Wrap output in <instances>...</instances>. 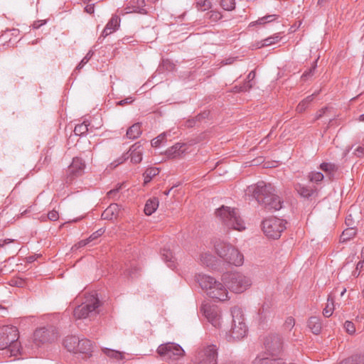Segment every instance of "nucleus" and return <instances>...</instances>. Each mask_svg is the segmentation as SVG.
Masks as SVG:
<instances>
[{
	"label": "nucleus",
	"mask_w": 364,
	"mask_h": 364,
	"mask_svg": "<svg viewBox=\"0 0 364 364\" xmlns=\"http://www.w3.org/2000/svg\"><path fill=\"white\" fill-rule=\"evenodd\" d=\"M258 203L267 210H278L282 208V202L275 193V188L271 183L259 181L247 188Z\"/></svg>",
	"instance_id": "f257e3e1"
},
{
	"label": "nucleus",
	"mask_w": 364,
	"mask_h": 364,
	"mask_svg": "<svg viewBox=\"0 0 364 364\" xmlns=\"http://www.w3.org/2000/svg\"><path fill=\"white\" fill-rule=\"evenodd\" d=\"M197 281L200 287L213 299L225 301L228 299V291L225 287L213 277L206 274H198Z\"/></svg>",
	"instance_id": "f03ea898"
},
{
	"label": "nucleus",
	"mask_w": 364,
	"mask_h": 364,
	"mask_svg": "<svg viewBox=\"0 0 364 364\" xmlns=\"http://www.w3.org/2000/svg\"><path fill=\"white\" fill-rule=\"evenodd\" d=\"M232 321L230 329L225 333V339L228 342L240 341L247 334V327L245 322L242 311L235 306L231 309Z\"/></svg>",
	"instance_id": "7ed1b4c3"
},
{
	"label": "nucleus",
	"mask_w": 364,
	"mask_h": 364,
	"mask_svg": "<svg viewBox=\"0 0 364 364\" xmlns=\"http://www.w3.org/2000/svg\"><path fill=\"white\" fill-rule=\"evenodd\" d=\"M216 218L228 228L242 231L245 229L243 220L234 208L222 205L215 210Z\"/></svg>",
	"instance_id": "20e7f679"
},
{
	"label": "nucleus",
	"mask_w": 364,
	"mask_h": 364,
	"mask_svg": "<svg viewBox=\"0 0 364 364\" xmlns=\"http://www.w3.org/2000/svg\"><path fill=\"white\" fill-rule=\"evenodd\" d=\"M216 254L225 262L235 266H240L243 263V255L239 250L226 242L217 240L214 242Z\"/></svg>",
	"instance_id": "39448f33"
},
{
	"label": "nucleus",
	"mask_w": 364,
	"mask_h": 364,
	"mask_svg": "<svg viewBox=\"0 0 364 364\" xmlns=\"http://www.w3.org/2000/svg\"><path fill=\"white\" fill-rule=\"evenodd\" d=\"M18 331L16 327L5 326L0 328V350L9 348L11 355H16L18 350Z\"/></svg>",
	"instance_id": "423d86ee"
},
{
	"label": "nucleus",
	"mask_w": 364,
	"mask_h": 364,
	"mask_svg": "<svg viewBox=\"0 0 364 364\" xmlns=\"http://www.w3.org/2000/svg\"><path fill=\"white\" fill-rule=\"evenodd\" d=\"M228 284V288L233 292L242 293L252 284L251 279L239 272L231 273L223 279Z\"/></svg>",
	"instance_id": "0eeeda50"
},
{
	"label": "nucleus",
	"mask_w": 364,
	"mask_h": 364,
	"mask_svg": "<svg viewBox=\"0 0 364 364\" xmlns=\"http://www.w3.org/2000/svg\"><path fill=\"white\" fill-rule=\"evenodd\" d=\"M100 306L99 299L92 296L90 299L77 306L73 311V316L76 319L92 317L98 314L97 308Z\"/></svg>",
	"instance_id": "6e6552de"
},
{
	"label": "nucleus",
	"mask_w": 364,
	"mask_h": 364,
	"mask_svg": "<svg viewBox=\"0 0 364 364\" xmlns=\"http://www.w3.org/2000/svg\"><path fill=\"white\" fill-rule=\"evenodd\" d=\"M285 228V222L277 218H269L262 222L264 233L273 239L279 238Z\"/></svg>",
	"instance_id": "1a4fd4ad"
},
{
	"label": "nucleus",
	"mask_w": 364,
	"mask_h": 364,
	"mask_svg": "<svg viewBox=\"0 0 364 364\" xmlns=\"http://www.w3.org/2000/svg\"><path fill=\"white\" fill-rule=\"evenodd\" d=\"M218 348L208 345L200 349L196 356L195 364H217Z\"/></svg>",
	"instance_id": "9d476101"
},
{
	"label": "nucleus",
	"mask_w": 364,
	"mask_h": 364,
	"mask_svg": "<svg viewBox=\"0 0 364 364\" xmlns=\"http://www.w3.org/2000/svg\"><path fill=\"white\" fill-rule=\"evenodd\" d=\"M158 353L166 358L176 359L183 355V349L178 344L167 343L159 346Z\"/></svg>",
	"instance_id": "9b49d317"
},
{
	"label": "nucleus",
	"mask_w": 364,
	"mask_h": 364,
	"mask_svg": "<svg viewBox=\"0 0 364 364\" xmlns=\"http://www.w3.org/2000/svg\"><path fill=\"white\" fill-rule=\"evenodd\" d=\"M264 346L267 352L272 355H277L282 350L283 342L277 334H271L265 337Z\"/></svg>",
	"instance_id": "f8f14e48"
},
{
	"label": "nucleus",
	"mask_w": 364,
	"mask_h": 364,
	"mask_svg": "<svg viewBox=\"0 0 364 364\" xmlns=\"http://www.w3.org/2000/svg\"><path fill=\"white\" fill-rule=\"evenodd\" d=\"M85 161L79 157H75L71 164L68 166L67 171V178L70 181L75 178L82 176L85 168Z\"/></svg>",
	"instance_id": "ddd939ff"
},
{
	"label": "nucleus",
	"mask_w": 364,
	"mask_h": 364,
	"mask_svg": "<svg viewBox=\"0 0 364 364\" xmlns=\"http://www.w3.org/2000/svg\"><path fill=\"white\" fill-rule=\"evenodd\" d=\"M201 310L208 321L215 328L220 326L221 314L218 307L215 306L204 305Z\"/></svg>",
	"instance_id": "4468645a"
},
{
	"label": "nucleus",
	"mask_w": 364,
	"mask_h": 364,
	"mask_svg": "<svg viewBox=\"0 0 364 364\" xmlns=\"http://www.w3.org/2000/svg\"><path fill=\"white\" fill-rule=\"evenodd\" d=\"M144 0H130L124 9V11H121L119 14L139 13L141 14H146Z\"/></svg>",
	"instance_id": "2eb2a0df"
},
{
	"label": "nucleus",
	"mask_w": 364,
	"mask_h": 364,
	"mask_svg": "<svg viewBox=\"0 0 364 364\" xmlns=\"http://www.w3.org/2000/svg\"><path fill=\"white\" fill-rule=\"evenodd\" d=\"M294 188L300 196L306 199L311 197L315 198L318 196V189L316 187H309L304 184L296 183Z\"/></svg>",
	"instance_id": "dca6fc26"
},
{
	"label": "nucleus",
	"mask_w": 364,
	"mask_h": 364,
	"mask_svg": "<svg viewBox=\"0 0 364 364\" xmlns=\"http://www.w3.org/2000/svg\"><path fill=\"white\" fill-rule=\"evenodd\" d=\"M129 152V156L131 158V161L134 164H139L142 160L143 155V149L139 142L135 143L133 144L130 149Z\"/></svg>",
	"instance_id": "f3484780"
},
{
	"label": "nucleus",
	"mask_w": 364,
	"mask_h": 364,
	"mask_svg": "<svg viewBox=\"0 0 364 364\" xmlns=\"http://www.w3.org/2000/svg\"><path fill=\"white\" fill-rule=\"evenodd\" d=\"M120 18L117 15H113L104 28L102 36L106 37L115 31L119 26Z\"/></svg>",
	"instance_id": "a211bd4d"
},
{
	"label": "nucleus",
	"mask_w": 364,
	"mask_h": 364,
	"mask_svg": "<svg viewBox=\"0 0 364 364\" xmlns=\"http://www.w3.org/2000/svg\"><path fill=\"white\" fill-rule=\"evenodd\" d=\"M119 213V207L117 203H112L102 213V219L112 220L116 219Z\"/></svg>",
	"instance_id": "6ab92c4d"
},
{
	"label": "nucleus",
	"mask_w": 364,
	"mask_h": 364,
	"mask_svg": "<svg viewBox=\"0 0 364 364\" xmlns=\"http://www.w3.org/2000/svg\"><path fill=\"white\" fill-rule=\"evenodd\" d=\"M186 146L183 143H176L166 151V154L169 157H178L185 152Z\"/></svg>",
	"instance_id": "aec40b11"
},
{
	"label": "nucleus",
	"mask_w": 364,
	"mask_h": 364,
	"mask_svg": "<svg viewBox=\"0 0 364 364\" xmlns=\"http://www.w3.org/2000/svg\"><path fill=\"white\" fill-rule=\"evenodd\" d=\"M79 338L75 336H67L64 341V346L70 352L77 353Z\"/></svg>",
	"instance_id": "412c9836"
},
{
	"label": "nucleus",
	"mask_w": 364,
	"mask_h": 364,
	"mask_svg": "<svg viewBox=\"0 0 364 364\" xmlns=\"http://www.w3.org/2000/svg\"><path fill=\"white\" fill-rule=\"evenodd\" d=\"M142 133L141 123L137 122L131 126L127 131L126 136L130 139H135Z\"/></svg>",
	"instance_id": "4be33fe9"
},
{
	"label": "nucleus",
	"mask_w": 364,
	"mask_h": 364,
	"mask_svg": "<svg viewBox=\"0 0 364 364\" xmlns=\"http://www.w3.org/2000/svg\"><path fill=\"white\" fill-rule=\"evenodd\" d=\"M93 125L88 121H84L82 123L75 126L74 132L76 135L81 136L85 134L89 131H92Z\"/></svg>",
	"instance_id": "5701e85b"
},
{
	"label": "nucleus",
	"mask_w": 364,
	"mask_h": 364,
	"mask_svg": "<svg viewBox=\"0 0 364 364\" xmlns=\"http://www.w3.org/2000/svg\"><path fill=\"white\" fill-rule=\"evenodd\" d=\"M159 206V200L157 198L149 199L144 206V213L151 215L154 213Z\"/></svg>",
	"instance_id": "b1692460"
},
{
	"label": "nucleus",
	"mask_w": 364,
	"mask_h": 364,
	"mask_svg": "<svg viewBox=\"0 0 364 364\" xmlns=\"http://www.w3.org/2000/svg\"><path fill=\"white\" fill-rule=\"evenodd\" d=\"M308 326L314 334L318 335L321 331V323L318 317L312 316L309 319Z\"/></svg>",
	"instance_id": "393cba45"
},
{
	"label": "nucleus",
	"mask_w": 364,
	"mask_h": 364,
	"mask_svg": "<svg viewBox=\"0 0 364 364\" xmlns=\"http://www.w3.org/2000/svg\"><path fill=\"white\" fill-rule=\"evenodd\" d=\"M318 94V92H315L311 95H309L305 99H304L301 102L299 103L296 108V111L299 113L304 112L306 108L309 107L310 103L314 100V97Z\"/></svg>",
	"instance_id": "a878e982"
},
{
	"label": "nucleus",
	"mask_w": 364,
	"mask_h": 364,
	"mask_svg": "<svg viewBox=\"0 0 364 364\" xmlns=\"http://www.w3.org/2000/svg\"><path fill=\"white\" fill-rule=\"evenodd\" d=\"M92 348V342L87 339H78L77 353H87Z\"/></svg>",
	"instance_id": "bb28decb"
},
{
	"label": "nucleus",
	"mask_w": 364,
	"mask_h": 364,
	"mask_svg": "<svg viewBox=\"0 0 364 364\" xmlns=\"http://www.w3.org/2000/svg\"><path fill=\"white\" fill-rule=\"evenodd\" d=\"M159 173V169L156 167L148 168L144 173V183L147 184L151 179Z\"/></svg>",
	"instance_id": "cd10ccee"
},
{
	"label": "nucleus",
	"mask_w": 364,
	"mask_h": 364,
	"mask_svg": "<svg viewBox=\"0 0 364 364\" xmlns=\"http://www.w3.org/2000/svg\"><path fill=\"white\" fill-rule=\"evenodd\" d=\"M255 77V72L254 70H252L247 75V79L248 80L247 82H245L242 86H241L240 88H237V87H235V90L236 92H245L249 90L252 87V84L250 82L252 80H254Z\"/></svg>",
	"instance_id": "c85d7f7f"
},
{
	"label": "nucleus",
	"mask_w": 364,
	"mask_h": 364,
	"mask_svg": "<svg viewBox=\"0 0 364 364\" xmlns=\"http://www.w3.org/2000/svg\"><path fill=\"white\" fill-rule=\"evenodd\" d=\"M200 263L206 267H210L215 262V257L208 252H202L200 255Z\"/></svg>",
	"instance_id": "c756f323"
},
{
	"label": "nucleus",
	"mask_w": 364,
	"mask_h": 364,
	"mask_svg": "<svg viewBox=\"0 0 364 364\" xmlns=\"http://www.w3.org/2000/svg\"><path fill=\"white\" fill-rule=\"evenodd\" d=\"M320 168L324 171L327 176L331 178L333 176L334 173L338 170V167L336 164L331 163H322L320 165Z\"/></svg>",
	"instance_id": "7c9ffc66"
},
{
	"label": "nucleus",
	"mask_w": 364,
	"mask_h": 364,
	"mask_svg": "<svg viewBox=\"0 0 364 364\" xmlns=\"http://www.w3.org/2000/svg\"><path fill=\"white\" fill-rule=\"evenodd\" d=\"M195 6L200 11H210L213 4L210 0H195Z\"/></svg>",
	"instance_id": "2f4dec72"
},
{
	"label": "nucleus",
	"mask_w": 364,
	"mask_h": 364,
	"mask_svg": "<svg viewBox=\"0 0 364 364\" xmlns=\"http://www.w3.org/2000/svg\"><path fill=\"white\" fill-rule=\"evenodd\" d=\"M49 335V331L46 328H41L36 330L34 333V337L36 340H38L41 342H46L48 341L49 339L48 338Z\"/></svg>",
	"instance_id": "473e14b6"
},
{
	"label": "nucleus",
	"mask_w": 364,
	"mask_h": 364,
	"mask_svg": "<svg viewBox=\"0 0 364 364\" xmlns=\"http://www.w3.org/2000/svg\"><path fill=\"white\" fill-rule=\"evenodd\" d=\"M206 18L211 22H218L223 18V15L221 11L218 9H210L206 14Z\"/></svg>",
	"instance_id": "72a5a7b5"
},
{
	"label": "nucleus",
	"mask_w": 364,
	"mask_h": 364,
	"mask_svg": "<svg viewBox=\"0 0 364 364\" xmlns=\"http://www.w3.org/2000/svg\"><path fill=\"white\" fill-rule=\"evenodd\" d=\"M102 351L107 356H108L110 358H112V359H114L117 360H122L124 358V355H123L122 353H121L119 351L107 348H104L102 350Z\"/></svg>",
	"instance_id": "f704fd0d"
},
{
	"label": "nucleus",
	"mask_w": 364,
	"mask_h": 364,
	"mask_svg": "<svg viewBox=\"0 0 364 364\" xmlns=\"http://www.w3.org/2000/svg\"><path fill=\"white\" fill-rule=\"evenodd\" d=\"M162 257L171 268L175 267V262L172 252L169 250L164 249L161 253Z\"/></svg>",
	"instance_id": "c9c22d12"
},
{
	"label": "nucleus",
	"mask_w": 364,
	"mask_h": 364,
	"mask_svg": "<svg viewBox=\"0 0 364 364\" xmlns=\"http://www.w3.org/2000/svg\"><path fill=\"white\" fill-rule=\"evenodd\" d=\"M168 136H171V131L164 132L159 134L157 137L153 139L151 142V146L153 147L159 146Z\"/></svg>",
	"instance_id": "e433bc0d"
},
{
	"label": "nucleus",
	"mask_w": 364,
	"mask_h": 364,
	"mask_svg": "<svg viewBox=\"0 0 364 364\" xmlns=\"http://www.w3.org/2000/svg\"><path fill=\"white\" fill-rule=\"evenodd\" d=\"M333 309L334 301L333 299L329 296L327 300L326 306L323 311V316L327 318L330 317L333 314Z\"/></svg>",
	"instance_id": "4c0bfd02"
},
{
	"label": "nucleus",
	"mask_w": 364,
	"mask_h": 364,
	"mask_svg": "<svg viewBox=\"0 0 364 364\" xmlns=\"http://www.w3.org/2000/svg\"><path fill=\"white\" fill-rule=\"evenodd\" d=\"M220 5L221 8L228 11H232L235 9V0H220Z\"/></svg>",
	"instance_id": "58836bf2"
},
{
	"label": "nucleus",
	"mask_w": 364,
	"mask_h": 364,
	"mask_svg": "<svg viewBox=\"0 0 364 364\" xmlns=\"http://www.w3.org/2000/svg\"><path fill=\"white\" fill-rule=\"evenodd\" d=\"M323 178V174L320 171H311L308 175V179L312 183L321 182Z\"/></svg>",
	"instance_id": "ea45409f"
},
{
	"label": "nucleus",
	"mask_w": 364,
	"mask_h": 364,
	"mask_svg": "<svg viewBox=\"0 0 364 364\" xmlns=\"http://www.w3.org/2000/svg\"><path fill=\"white\" fill-rule=\"evenodd\" d=\"M275 19V15H267L264 17L259 18L257 21H253L250 23V26H255V25H263L266 23L267 22H271L273 21Z\"/></svg>",
	"instance_id": "a19ab883"
},
{
	"label": "nucleus",
	"mask_w": 364,
	"mask_h": 364,
	"mask_svg": "<svg viewBox=\"0 0 364 364\" xmlns=\"http://www.w3.org/2000/svg\"><path fill=\"white\" fill-rule=\"evenodd\" d=\"M317 60H316L314 63V65L307 71H305L301 75V79L304 81H306L314 75V71L316 70Z\"/></svg>",
	"instance_id": "79ce46f5"
},
{
	"label": "nucleus",
	"mask_w": 364,
	"mask_h": 364,
	"mask_svg": "<svg viewBox=\"0 0 364 364\" xmlns=\"http://www.w3.org/2000/svg\"><path fill=\"white\" fill-rule=\"evenodd\" d=\"M345 364H364V357L360 355H354L347 360Z\"/></svg>",
	"instance_id": "37998d69"
},
{
	"label": "nucleus",
	"mask_w": 364,
	"mask_h": 364,
	"mask_svg": "<svg viewBox=\"0 0 364 364\" xmlns=\"http://www.w3.org/2000/svg\"><path fill=\"white\" fill-rule=\"evenodd\" d=\"M344 328L346 331L350 334L353 335L355 333V327L353 322L350 321H346L344 323Z\"/></svg>",
	"instance_id": "c03bdc74"
},
{
	"label": "nucleus",
	"mask_w": 364,
	"mask_h": 364,
	"mask_svg": "<svg viewBox=\"0 0 364 364\" xmlns=\"http://www.w3.org/2000/svg\"><path fill=\"white\" fill-rule=\"evenodd\" d=\"M274 44V41H272L270 37H268L260 42L257 43L256 47L260 48L264 46H269Z\"/></svg>",
	"instance_id": "a18cd8bd"
},
{
	"label": "nucleus",
	"mask_w": 364,
	"mask_h": 364,
	"mask_svg": "<svg viewBox=\"0 0 364 364\" xmlns=\"http://www.w3.org/2000/svg\"><path fill=\"white\" fill-rule=\"evenodd\" d=\"M355 235V231L353 229L346 230L341 235V240L345 242L350 239V237Z\"/></svg>",
	"instance_id": "49530a36"
},
{
	"label": "nucleus",
	"mask_w": 364,
	"mask_h": 364,
	"mask_svg": "<svg viewBox=\"0 0 364 364\" xmlns=\"http://www.w3.org/2000/svg\"><path fill=\"white\" fill-rule=\"evenodd\" d=\"M295 325V320L293 317H288L284 324V327L287 330H291Z\"/></svg>",
	"instance_id": "de8ad7c7"
},
{
	"label": "nucleus",
	"mask_w": 364,
	"mask_h": 364,
	"mask_svg": "<svg viewBox=\"0 0 364 364\" xmlns=\"http://www.w3.org/2000/svg\"><path fill=\"white\" fill-rule=\"evenodd\" d=\"M203 114H198V116L196 117V118L192 119H188L186 122V126L187 127H193V126H195L196 122H200L201 120V119L203 118Z\"/></svg>",
	"instance_id": "09e8293b"
},
{
	"label": "nucleus",
	"mask_w": 364,
	"mask_h": 364,
	"mask_svg": "<svg viewBox=\"0 0 364 364\" xmlns=\"http://www.w3.org/2000/svg\"><path fill=\"white\" fill-rule=\"evenodd\" d=\"M105 230L104 228H100L99 230H97V231H95V232H93L89 237L88 239L90 240V242L97 239L99 237H100L104 232H105Z\"/></svg>",
	"instance_id": "8fccbe9b"
},
{
	"label": "nucleus",
	"mask_w": 364,
	"mask_h": 364,
	"mask_svg": "<svg viewBox=\"0 0 364 364\" xmlns=\"http://www.w3.org/2000/svg\"><path fill=\"white\" fill-rule=\"evenodd\" d=\"M48 218L50 220L55 221L58 219L59 215L56 210H51L48 213Z\"/></svg>",
	"instance_id": "3c124183"
},
{
	"label": "nucleus",
	"mask_w": 364,
	"mask_h": 364,
	"mask_svg": "<svg viewBox=\"0 0 364 364\" xmlns=\"http://www.w3.org/2000/svg\"><path fill=\"white\" fill-rule=\"evenodd\" d=\"M129 156H122L120 158H119L117 160L114 161L111 164V165L115 168L119 164H122Z\"/></svg>",
	"instance_id": "603ef678"
},
{
	"label": "nucleus",
	"mask_w": 364,
	"mask_h": 364,
	"mask_svg": "<svg viewBox=\"0 0 364 364\" xmlns=\"http://www.w3.org/2000/svg\"><path fill=\"white\" fill-rule=\"evenodd\" d=\"M354 154L358 157H362L364 156V147L360 146H358L355 151Z\"/></svg>",
	"instance_id": "864d4df0"
},
{
	"label": "nucleus",
	"mask_w": 364,
	"mask_h": 364,
	"mask_svg": "<svg viewBox=\"0 0 364 364\" xmlns=\"http://www.w3.org/2000/svg\"><path fill=\"white\" fill-rule=\"evenodd\" d=\"M132 102H134V99L132 97H129L124 100L119 101L117 102V105L123 106L127 104H131Z\"/></svg>",
	"instance_id": "5fc2aeb1"
},
{
	"label": "nucleus",
	"mask_w": 364,
	"mask_h": 364,
	"mask_svg": "<svg viewBox=\"0 0 364 364\" xmlns=\"http://www.w3.org/2000/svg\"><path fill=\"white\" fill-rule=\"evenodd\" d=\"M121 186H122L120 185V186H119V187H118V188H114V189H112V190L109 191L107 193V196H108L109 198H114V196L117 194V193H118V191H119V188H121Z\"/></svg>",
	"instance_id": "6e6d98bb"
},
{
	"label": "nucleus",
	"mask_w": 364,
	"mask_h": 364,
	"mask_svg": "<svg viewBox=\"0 0 364 364\" xmlns=\"http://www.w3.org/2000/svg\"><path fill=\"white\" fill-rule=\"evenodd\" d=\"M92 55H93V52L92 50H90L86 54L85 58L81 60L82 63V65H85L90 60V59L92 58Z\"/></svg>",
	"instance_id": "4d7b16f0"
},
{
	"label": "nucleus",
	"mask_w": 364,
	"mask_h": 364,
	"mask_svg": "<svg viewBox=\"0 0 364 364\" xmlns=\"http://www.w3.org/2000/svg\"><path fill=\"white\" fill-rule=\"evenodd\" d=\"M90 242V240L88 238H87L85 240H82L80 241L75 246L77 248H80V247H82L85 246L86 245L89 244Z\"/></svg>",
	"instance_id": "13d9d810"
},
{
	"label": "nucleus",
	"mask_w": 364,
	"mask_h": 364,
	"mask_svg": "<svg viewBox=\"0 0 364 364\" xmlns=\"http://www.w3.org/2000/svg\"><path fill=\"white\" fill-rule=\"evenodd\" d=\"M85 11L90 14H92L95 11V6L94 4H89L87 5L85 8Z\"/></svg>",
	"instance_id": "bf43d9fd"
},
{
	"label": "nucleus",
	"mask_w": 364,
	"mask_h": 364,
	"mask_svg": "<svg viewBox=\"0 0 364 364\" xmlns=\"http://www.w3.org/2000/svg\"><path fill=\"white\" fill-rule=\"evenodd\" d=\"M328 109L327 107H324V108H322L320 110H318V112H317L316 115V117L315 119H320L321 117H322V116L324 114V113L326 112V111Z\"/></svg>",
	"instance_id": "052dcab7"
},
{
	"label": "nucleus",
	"mask_w": 364,
	"mask_h": 364,
	"mask_svg": "<svg viewBox=\"0 0 364 364\" xmlns=\"http://www.w3.org/2000/svg\"><path fill=\"white\" fill-rule=\"evenodd\" d=\"M14 240H11V239H6V240H4L3 241L0 240V246L3 247V246H4L6 244H9V243L12 242Z\"/></svg>",
	"instance_id": "680f3d73"
},
{
	"label": "nucleus",
	"mask_w": 364,
	"mask_h": 364,
	"mask_svg": "<svg viewBox=\"0 0 364 364\" xmlns=\"http://www.w3.org/2000/svg\"><path fill=\"white\" fill-rule=\"evenodd\" d=\"M271 39L272 41H274V43L279 42V41L280 40V37L279 35H274L272 36H270Z\"/></svg>",
	"instance_id": "e2e57ef3"
},
{
	"label": "nucleus",
	"mask_w": 364,
	"mask_h": 364,
	"mask_svg": "<svg viewBox=\"0 0 364 364\" xmlns=\"http://www.w3.org/2000/svg\"><path fill=\"white\" fill-rule=\"evenodd\" d=\"M330 0H318V5L323 6L326 5Z\"/></svg>",
	"instance_id": "0e129e2a"
},
{
	"label": "nucleus",
	"mask_w": 364,
	"mask_h": 364,
	"mask_svg": "<svg viewBox=\"0 0 364 364\" xmlns=\"http://www.w3.org/2000/svg\"><path fill=\"white\" fill-rule=\"evenodd\" d=\"M363 262H364V261L358 262L357 265H356V269H361L363 267Z\"/></svg>",
	"instance_id": "69168bd1"
},
{
	"label": "nucleus",
	"mask_w": 364,
	"mask_h": 364,
	"mask_svg": "<svg viewBox=\"0 0 364 364\" xmlns=\"http://www.w3.org/2000/svg\"><path fill=\"white\" fill-rule=\"evenodd\" d=\"M233 61H234L233 58H228V59L225 60V65L231 64V63H232Z\"/></svg>",
	"instance_id": "338daca9"
},
{
	"label": "nucleus",
	"mask_w": 364,
	"mask_h": 364,
	"mask_svg": "<svg viewBox=\"0 0 364 364\" xmlns=\"http://www.w3.org/2000/svg\"><path fill=\"white\" fill-rule=\"evenodd\" d=\"M358 120H359L360 122H364V114H360V115L359 116Z\"/></svg>",
	"instance_id": "774afa93"
}]
</instances>
